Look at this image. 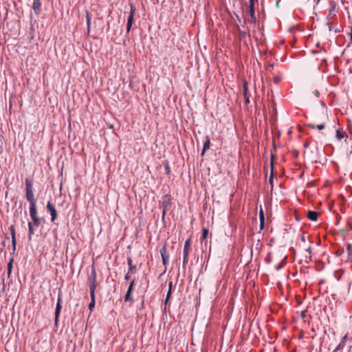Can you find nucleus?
Wrapping results in <instances>:
<instances>
[{
  "mask_svg": "<svg viewBox=\"0 0 352 352\" xmlns=\"http://www.w3.org/2000/svg\"><path fill=\"white\" fill-rule=\"evenodd\" d=\"M318 214L319 213L318 212L309 210L307 212V218L312 221H315L318 219Z\"/></svg>",
  "mask_w": 352,
  "mask_h": 352,
  "instance_id": "obj_12",
  "label": "nucleus"
},
{
  "mask_svg": "<svg viewBox=\"0 0 352 352\" xmlns=\"http://www.w3.org/2000/svg\"><path fill=\"white\" fill-rule=\"evenodd\" d=\"M306 313H307V311H302L300 312V317L302 318V319H303L304 320H305V318H306Z\"/></svg>",
  "mask_w": 352,
  "mask_h": 352,
  "instance_id": "obj_33",
  "label": "nucleus"
},
{
  "mask_svg": "<svg viewBox=\"0 0 352 352\" xmlns=\"http://www.w3.org/2000/svg\"><path fill=\"white\" fill-rule=\"evenodd\" d=\"M210 140L209 139V138H207L204 144V147H203V150H202V155L204 154V153L208 150L210 148Z\"/></svg>",
  "mask_w": 352,
  "mask_h": 352,
  "instance_id": "obj_21",
  "label": "nucleus"
},
{
  "mask_svg": "<svg viewBox=\"0 0 352 352\" xmlns=\"http://www.w3.org/2000/svg\"><path fill=\"white\" fill-rule=\"evenodd\" d=\"M208 234V230L207 228H203L202 239L204 240L207 238Z\"/></svg>",
  "mask_w": 352,
  "mask_h": 352,
  "instance_id": "obj_26",
  "label": "nucleus"
},
{
  "mask_svg": "<svg viewBox=\"0 0 352 352\" xmlns=\"http://www.w3.org/2000/svg\"><path fill=\"white\" fill-rule=\"evenodd\" d=\"M318 94H319V93L318 91H316V95H318Z\"/></svg>",
  "mask_w": 352,
  "mask_h": 352,
  "instance_id": "obj_41",
  "label": "nucleus"
},
{
  "mask_svg": "<svg viewBox=\"0 0 352 352\" xmlns=\"http://www.w3.org/2000/svg\"><path fill=\"white\" fill-rule=\"evenodd\" d=\"M190 243L191 241L190 239H187L184 243V254H188L190 252Z\"/></svg>",
  "mask_w": 352,
  "mask_h": 352,
  "instance_id": "obj_15",
  "label": "nucleus"
},
{
  "mask_svg": "<svg viewBox=\"0 0 352 352\" xmlns=\"http://www.w3.org/2000/svg\"><path fill=\"white\" fill-rule=\"evenodd\" d=\"M135 280H133L131 283H130V285L128 287V290H130V291H133V286L135 285Z\"/></svg>",
  "mask_w": 352,
  "mask_h": 352,
  "instance_id": "obj_30",
  "label": "nucleus"
},
{
  "mask_svg": "<svg viewBox=\"0 0 352 352\" xmlns=\"http://www.w3.org/2000/svg\"><path fill=\"white\" fill-rule=\"evenodd\" d=\"M279 268H280V266L276 267L277 270H279Z\"/></svg>",
  "mask_w": 352,
  "mask_h": 352,
  "instance_id": "obj_43",
  "label": "nucleus"
},
{
  "mask_svg": "<svg viewBox=\"0 0 352 352\" xmlns=\"http://www.w3.org/2000/svg\"><path fill=\"white\" fill-rule=\"evenodd\" d=\"M11 230V236H12V245L13 248V251H15L16 250V234H15V230L13 226L10 228Z\"/></svg>",
  "mask_w": 352,
  "mask_h": 352,
  "instance_id": "obj_13",
  "label": "nucleus"
},
{
  "mask_svg": "<svg viewBox=\"0 0 352 352\" xmlns=\"http://www.w3.org/2000/svg\"><path fill=\"white\" fill-rule=\"evenodd\" d=\"M250 96L244 97L245 102L246 104H248L250 103Z\"/></svg>",
  "mask_w": 352,
  "mask_h": 352,
  "instance_id": "obj_35",
  "label": "nucleus"
},
{
  "mask_svg": "<svg viewBox=\"0 0 352 352\" xmlns=\"http://www.w3.org/2000/svg\"><path fill=\"white\" fill-rule=\"evenodd\" d=\"M12 268V259L9 262L8 265V276L10 275Z\"/></svg>",
  "mask_w": 352,
  "mask_h": 352,
  "instance_id": "obj_28",
  "label": "nucleus"
},
{
  "mask_svg": "<svg viewBox=\"0 0 352 352\" xmlns=\"http://www.w3.org/2000/svg\"><path fill=\"white\" fill-rule=\"evenodd\" d=\"M87 285L89 288L90 294H95L97 287V276L94 267H92L91 271L87 277Z\"/></svg>",
  "mask_w": 352,
  "mask_h": 352,
  "instance_id": "obj_2",
  "label": "nucleus"
},
{
  "mask_svg": "<svg viewBox=\"0 0 352 352\" xmlns=\"http://www.w3.org/2000/svg\"><path fill=\"white\" fill-rule=\"evenodd\" d=\"M127 263L129 265V272H133L135 270H136V265H133V260L131 257H127Z\"/></svg>",
  "mask_w": 352,
  "mask_h": 352,
  "instance_id": "obj_16",
  "label": "nucleus"
},
{
  "mask_svg": "<svg viewBox=\"0 0 352 352\" xmlns=\"http://www.w3.org/2000/svg\"><path fill=\"white\" fill-rule=\"evenodd\" d=\"M329 10L328 14L329 19H334L338 10V6L337 3L333 0L329 1Z\"/></svg>",
  "mask_w": 352,
  "mask_h": 352,
  "instance_id": "obj_5",
  "label": "nucleus"
},
{
  "mask_svg": "<svg viewBox=\"0 0 352 352\" xmlns=\"http://www.w3.org/2000/svg\"><path fill=\"white\" fill-rule=\"evenodd\" d=\"M129 6H130V14L127 19V24H126L127 32H129L131 28L132 24L133 23L134 14L135 13V10H136L135 7L133 3H129Z\"/></svg>",
  "mask_w": 352,
  "mask_h": 352,
  "instance_id": "obj_6",
  "label": "nucleus"
},
{
  "mask_svg": "<svg viewBox=\"0 0 352 352\" xmlns=\"http://www.w3.org/2000/svg\"><path fill=\"white\" fill-rule=\"evenodd\" d=\"M318 94H319V93L318 91H316V95H318Z\"/></svg>",
  "mask_w": 352,
  "mask_h": 352,
  "instance_id": "obj_42",
  "label": "nucleus"
},
{
  "mask_svg": "<svg viewBox=\"0 0 352 352\" xmlns=\"http://www.w3.org/2000/svg\"><path fill=\"white\" fill-rule=\"evenodd\" d=\"M61 300H62V299H61V292L59 291L58 300H57V303H56V310H55V318H54V320H55V323L56 324L58 323V318H59L60 313Z\"/></svg>",
  "mask_w": 352,
  "mask_h": 352,
  "instance_id": "obj_9",
  "label": "nucleus"
},
{
  "mask_svg": "<svg viewBox=\"0 0 352 352\" xmlns=\"http://www.w3.org/2000/svg\"><path fill=\"white\" fill-rule=\"evenodd\" d=\"M351 318L352 319V316H351Z\"/></svg>",
  "mask_w": 352,
  "mask_h": 352,
  "instance_id": "obj_44",
  "label": "nucleus"
},
{
  "mask_svg": "<svg viewBox=\"0 0 352 352\" xmlns=\"http://www.w3.org/2000/svg\"><path fill=\"white\" fill-rule=\"evenodd\" d=\"M131 273H132V272H129V271H128V272H126V274H125V276H124V279H125L126 280H129L131 278Z\"/></svg>",
  "mask_w": 352,
  "mask_h": 352,
  "instance_id": "obj_31",
  "label": "nucleus"
},
{
  "mask_svg": "<svg viewBox=\"0 0 352 352\" xmlns=\"http://www.w3.org/2000/svg\"><path fill=\"white\" fill-rule=\"evenodd\" d=\"M41 3L40 0H33L32 9L36 14H38L41 11Z\"/></svg>",
  "mask_w": 352,
  "mask_h": 352,
  "instance_id": "obj_11",
  "label": "nucleus"
},
{
  "mask_svg": "<svg viewBox=\"0 0 352 352\" xmlns=\"http://www.w3.org/2000/svg\"><path fill=\"white\" fill-rule=\"evenodd\" d=\"M131 293H132V291L127 289L126 293L125 294V297H124L125 301H129V302L133 301V298L131 297Z\"/></svg>",
  "mask_w": 352,
  "mask_h": 352,
  "instance_id": "obj_23",
  "label": "nucleus"
},
{
  "mask_svg": "<svg viewBox=\"0 0 352 352\" xmlns=\"http://www.w3.org/2000/svg\"><path fill=\"white\" fill-rule=\"evenodd\" d=\"M301 240L302 242H305V237L304 235H301Z\"/></svg>",
  "mask_w": 352,
  "mask_h": 352,
  "instance_id": "obj_38",
  "label": "nucleus"
},
{
  "mask_svg": "<svg viewBox=\"0 0 352 352\" xmlns=\"http://www.w3.org/2000/svg\"><path fill=\"white\" fill-rule=\"evenodd\" d=\"M347 254L350 256L352 255V245L350 243L346 245Z\"/></svg>",
  "mask_w": 352,
  "mask_h": 352,
  "instance_id": "obj_27",
  "label": "nucleus"
},
{
  "mask_svg": "<svg viewBox=\"0 0 352 352\" xmlns=\"http://www.w3.org/2000/svg\"><path fill=\"white\" fill-rule=\"evenodd\" d=\"M346 338V336H344L342 338V340L340 342V344L337 346V347L335 349V351H337L341 349H342L345 344V339Z\"/></svg>",
  "mask_w": 352,
  "mask_h": 352,
  "instance_id": "obj_25",
  "label": "nucleus"
},
{
  "mask_svg": "<svg viewBox=\"0 0 352 352\" xmlns=\"http://www.w3.org/2000/svg\"><path fill=\"white\" fill-rule=\"evenodd\" d=\"M269 182L271 184L272 187H273V175H272V173L271 174V175L270 177Z\"/></svg>",
  "mask_w": 352,
  "mask_h": 352,
  "instance_id": "obj_34",
  "label": "nucleus"
},
{
  "mask_svg": "<svg viewBox=\"0 0 352 352\" xmlns=\"http://www.w3.org/2000/svg\"><path fill=\"white\" fill-rule=\"evenodd\" d=\"M86 21H87V32L89 33L90 31L91 16H90L89 12H87V15H86Z\"/></svg>",
  "mask_w": 352,
  "mask_h": 352,
  "instance_id": "obj_24",
  "label": "nucleus"
},
{
  "mask_svg": "<svg viewBox=\"0 0 352 352\" xmlns=\"http://www.w3.org/2000/svg\"><path fill=\"white\" fill-rule=\"evenodd\" d=\"M173 287V282H170L168 284V290L171 291Z\"/></svg>",
  "mask_w": 352,
  "mask_h": 352,
  "instance_id": "obj_36",
  "label": "nucleus"
},
{
  "mask_svg": "<svg viewBox=\"0 0 352 352\" xmlns=\"http://www.w3.org/2000/svg\"><path fill=\"white\" fill-rule=\"evenodd\" d=\"M166 171H169V168L168 167H166Z\"/></svg>",
  "mask_w": 352,
  "mask_h": 352,
  "instance_id": "obj_40",
  "label": "nucleus"
},
{
  "mask_svg": "<svg viewBox=\"0 0 352 352\" xmlns=\"http://www.w3.org/2000/svg\"><path fill=\"white\" fill-rule=\"evenodd\" d=\"M350 40H351V42H352V27H351V33H350Z\"/></svg>",
  "mask_w": 352,
  "mask_h": 352,
  "instance_id": "obj_39",
  "label": "nucleus"
},
{
  "mask_svg": "<svg viewBox=\"0 0 352 352\" xmlns=\"http://www.w3.org/2000/svg\"><path fill=\"white\" fill-rule=\"evenodd\" d=\"M46 207L47 210L50 212L51 221L54 222L58 216L55 206L51 201H48Z\"/></svg>",
  "mask_w": 352,
  "mask_h": 352,
  "instance_id": "obj_8",
  "label": "nucleus"
},
{
  "mask_svg": "<svg viewBox=\"0 0 352 352\" xmlns=\"http://www.w3.org/2000/svg\"><path fill=\"white\" fill-rule=\"evenodd\" d=\"M259 219H260V229L262 230L264 227V221L265 217L264 213L262 209H261L259 212Z\"/></svg>",
  "mask_w": 352,
  "mask_h": 352,
  "instance_id": "obj_20",
  "label": "nucleus"
},
{
  "mask_svg": "<svg viewBox=\"0 0 352 352\" xmlns=\"http://www.w3.org/2000/svg\"><path fill=\"white\" fill-rule=\"evenodd\" d=\"M306 252H308L309 254H311V248L310 246L309 248H307L306 249Z\"/></svg>",
  "mask_w": 352,
  "mask_h": 352,
  "instance_id": "obj_37",
  "label": "nucleus"
},
{
  "mask_svg": "<svg viewBox=\"0 0 352 352\" xmlns=\"http://www.w3.org/2000/svg\"><path fill=\"white\" fill-rule=\"evenodd\" d=\"M90 296H91V302L89 305V309L91 311H92L93 309L95 307V304H96V294H90Z\"/></svg>",
  "mask_w": 352,
  "mask_h": 352,
  "instance_id": "obj_19",
  "label": "nucleus"
},
{
  "mask_svg": "<svg viewBox=\"0 0 352 352\" xmlns=\"http://www.w3.org/2000/svg\"><path fill=\"white\" fill-rule=\"evenodd\" d=\"M30 215L31 219L34 223L35 227H38L40 225L41 220L38 217L37 209H36V202L30 204Z\"/></svg>",
  "mask_w": 352,
  "mask_h": 352,
  "instance_id": "obj_3",
  "label": "nucleus"
},
{
  "mask_svg": "<svg viewBox=\"0 0 352 352\" xmlns=\"http://www.w3.org/2000/svg\"><path fill=\"white\" fill-rule=\"evenodd\" d=\"M242 92L243 97L250 96V94L248 92V82L246 80H243V84L242 87Z\"/></svg>",
  "mask_w": 352,
  "mask_h": 352,
  "instance_id": "obj_14",
  "label": "nucleus"
},
{
  "mask_svg": "<svg viewBox=\"0 0 352 352\" xmlns=\"http://www.w3.org/2000/svg\"><path fill=\"white\" fill-rule=\"evenodd\" d=\"M254 0H250V5H249V12L251 16V22L255 23L256 22V16H255V12H254Z\"/></svg>",
  "mask_w": 352,
  "mask_h": 352,
  "instance_id": "obj_10",
  "label": "nucleus"
},
{
  "mask_svg": "<svg viewBox=\"0 0 352 352\" xmlns=\"http://www.w3.org/2000/svg\"><path fill=\"white\" fill-rule=\"evenodd\" d=\"M171 293L172 292L168 290V292H167V294H166V302L165 303H167L168 300H169L170 296H171Z\"/></svg>",
  "mask_w": 352,
  "mask_h": 352,
  "instance_id": "obj_32",
  "label": "nucleus"
},
{
  "mask_svg": "<svg viewBox=\"0 0 352 352\" xmlns=\"http://www.w3.org/2000/svg\"><path fill=\"white\" fill-rule=\"evenodd\" d=\"M25 197L30 204L36 202L34 195L33 182L28 178L25 179Z\"/></svg>",
  "mask_w": 352,
  "mask_h": 352,
  "instance_id": "obj_1",
  "label": "nucleus"
},
{
  "mask_svg": "<svg viewBox=\"0 0 352 352\" xmlns=\"http://www.w3.org/2000/svg\"><path fill=\"white\" fill-rule=\"evenodd\" d=\"M345 133L340 129L336 131V138L338 140H341L344 138Z\"/></svg>",
  "mask_w": 352,
  "mask_h": 352,
  "instance_id": "obj_22",
  "label": "nucleus"
},
{
  "mask_svg": "<svg viewBox=\"0 0 352 352\" xmlns=\"http://www.w3.org/2000/svg\"><path fill=\"white\" fill-rule=\"evenodd\" d=\"M160 254L163 265L166 267L169 262V254L167 251L166 244L164 245V246L161 248Z\"/></svg>",
  "mask_w": 352,
  "mask_h": 352,
  "instance_id": "obj_7",
  "label": "nucleus"
},
{
  "mask_svg": "<svg viewBox=\"0 0 352 352\" xmlns=\"http://www.w3.org/2000/svg\"><path fill=\"white\" fill-rule=\"evenodd\" d=\"M35 226L34 225V223L32 222H29L28 223V231H29V235H28V239L30 240H31L32 239V236L34 234V227Z\"/></svg>",
  "mask_w": 352,
  "mask_h": 352,
  "instance_id": "obj_18",
  "label": "nucleus"
},
{
  "mask_svg": "<svg viewBox=\"0 0 352 352\" xmlns=\"http://www.w3.org/2000/svg\"><path fill=\"white\" fill-rule=\"evenodd\" d=\"M188 263V254H184L183 256V266L185 267Z\"/></svg>",
  "mask_w": 352,
  "mask_h": 352,
  "instance_id": "obj_29",
  "label": "nucleus"
},
{
  "mask_svg": "<svg viewBox=\"0 0 352 352\" xmlns=\"http://www.w3.org/2000/svg\"><path fill=\"white\" fill-rule=\"evenodd\" d=\"M172 198L170 195H165L162 197L160 201V207L162 208V216H165L167 209L172 204Z\"/></svg>",
  "mask_w": 352,
  "mask_h": 352,
  "instance_id": "obj_4",
  "label": "nucleus"
},
{
  "mask_svg": "<svg viewBox=\"0 0 352 352\" xmlns=\"http://www.w3.org/2000/svg\"><path fill=\"white\" fill-rule=\"evenodd\" d=\"M307 126L311 128V129H317L318 130H322L325 128V124L324 123H322V124H312V123H309L307 124Z\"/></svg>",
  "mask_w": 352,
  "mask_h": 352,
  "instance_id": "obj_17",
  "label": "nucleus"
}]
</instances>
